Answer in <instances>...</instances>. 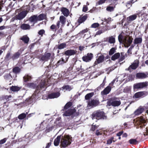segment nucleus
Wrapping results in <instances>:
<instances>
[{
  "label": "nucleus",
  "mask_w": 148,
  "mask_h": 148,
  "mask_svg": "<svg viewBox=\"0 0 148 148\" xmlns=\"http://www.w3.org/2000/svg\"><path fill=\"white\" fill-rule=\"evenodd\" d=\"M49 79H42L40 82L39 84L37 85L36 84L33 83H29L27 84V86L28 87L32 88H36L37 90H39L42 88H44L45 86L47 85V82H48Z\"/></svg>",
  "instance_id": "1"
},
{
  "label": "nucleus",
  "mask_w": 148,
  "mask_h": 148,
  "mask_svg": "<svg viewBox=\"0 0 148 148\" xmlns=\"http://www.w3.org/2000/svg\"><path fill=\"white\" fill-rule=\"evenodd\" d=\"M118 40L120 43H124L125 47H128L131 44L133 38L129 36L124 37L120 34L118 36Z\"/></svg>",
  "instance_id": "2"
},
{
  "label": "nucleus",
  "mask_w": 148,
  "mask_h": 148,
  "mask_svg": "<svg viewBox=\"0 0 148 148\" xmlns=\"http://www.w3.org/2000/svg\"><path fill=\"white\" fill-rule=\"evenodd\" d=\"M107 117L105 115L104 112L102 111H97L93 113L92 115V120H95L96 122L97 120L106 119Z\"/></svg>",
  "instance_id": "3"
},
{
  "label": "nucleus",
  "mask_w": 148,
  "mask_h": 148,
  "mask_svg": "<svg viewBox=\"0 0 148 148\" xmlns=\"http://www.w3.org/2000/svg\"><path fill=\"white\" fill-rule=\"evenodd\" d=\"M71 142V138L69 136H62L60 141L61 145L62 147H66L70 145Z\"/></svg>",
  "instance_id": "4"
},
{
  "label": "nucleus",
  "mask_w": 148,
  "mask_h": 148,
  "mask_svg": "<svg viewBox=\"0 0 148 148\" xmlns=\"http://www.w3.org/2000/svg\"><path fill=\"white\" fill-rule=\"evenodd\" d=\"M27 13V11H23L18 13L14 17L12 18L11 20V21L13 22L15 20H21L26 16Z\"/></svg>",
  "instance_id": "5"
},
{
  "label": "nucleus",
  "mask_w": 148,
  "mask_h": 148,
  "mask_svg": "<svg viewBox=\"0 0 148 148\" xmlns=\"http://www.w3.org/2000/svg\"><path fill=\"white\" fill-rule=\"evenodd\" d=\"M147 85V82H140L134 85L133 87L134 89L139 88H143L145 87Z\"/></svg>",
  "instance_id": "6"
},
{
  "label": "nucleus",
  "mask_w": 148,
  "mask_h": 148,
  "mask_svg": "<svg viewBox=\"0 0 148 148\" xmlns=\"http://www.w3.org/2000/svg\"><path fill=\"white\" fill-rule=\"evenodd\" d=\"M38 93L36 92H35L33 95H32V97L26 100L29 103H31L33 101H35L38 99Z\"/></svg>",
  "instance_id": "7"
},
{
  "label": "nucleus",
  "mask_w": 148,
  "mask_h": 148,
  "mask_svg": "<svg viewBox=\"0 0 148 148\" xmlns=\"http://www.w3.org/2000/svg\"><path fill=\"white\" fill-rule=\"evenodd\" d=\"M66 22V18L63 16H61L59 18V21H58L56 24V27L58 28L60 27V22L62 24V26L64 25Z\"/></svg>",
  "instance_id": "8"
},
{
  "label": "nucleus",
  "mask_w": 148,
  "mask_h": 148,
  "mask_svg": "<svg viewBox=\"0 0 148 148\" xmlns=\"http://www.w3.org/2000/svg\"><path fill=\"white\" fill-rule=\"evenodd\" d=\"M93 57V55L91 53H88L86 55L83 57L82 58L83 61L88 62L90 61Z\"/></svg>",
  "instance_id": "9"
},
{
  "label": "nucleus",
  "mask_w": 148,
  "mask_h": 148,
  "mask_svg": "<svg viewBox=\"0 0 148 148\" xmlns=\"http://www.w3.org/2000/svg\"><path fill=\"white\" fill-rule=\"evenodd\" d=\"M57 92H53L49 94L48 96V98L49 99H54L57 98L60 95L59 90H57Z\"/></svg>",
  "instance_id": "10"
},
{
  "label": "nucleus",
  "mask_w": 148,
  "mask_h": 148,
  "mask_svg": "<svg viewBox=\"0 0 148 148\" xmlns=\"http://www.w3.org/2000/svg\"><path fill=\"white\" fill-rule=\"evenodd\" d=\"M134 121L136 122L137 124H140L141 123H145L146 120L145 116H140L137 118L134 119Z\"/></svg>",
  "instance_id": "11"
},
{
  "label": "nucleus",
  "mask_w": 148,
  "mask_h": 148,
  "mask_svg": "<svg viewBox=\"0 0 148 148\" xmlns=\"http://www.w3.org/2000/svg\"><path fill=\"white\" fill-rule=\"evenodd\" d=\"M99 103L98 101L95 100H92L89 101L88 103V107L90 108L91 107L95 106Z\"/></svg>",
  "instance_id": "12"
},
{
  "label": "nucleus",
  "mask_w": 148,
  "mask_h": 148,
  "mask_svg": "<svg viewBox=\"0 0 148 148\" xmlns=\"http://www.w3.org/2000/svg\"><path fill=\"white\" fill-rule=\"evenodd\" d=\"M138 60H135L131 65L126 70L130 71V69H136L138 66Z\"/></svg>",
  "instance_id": "13"
},
{
  "label": "nucleus",
  "mask_w": 148,
  "mask_h": 148,
  "mask_svg": "<svg viewBox=\"0 0 148 148\" xmlns=\"http://www.w3.org/2000/svg\"><path fill=\"white\" fill-rule=\"evenodd\" d=\"M75 109H70L65 111L63 115L64 116H69L71 115L75 114Z\"/></svg>",
  "instance_id": "14"
},
{
  "label": "nucleus",
  "mask_w": 148,
  "mask_h": 148,
  "mask_svg": "<svg viewBox=\"0 0 148 148\" xmlns=\"http://www.w3.org/2000/svg\"><path fill=\"white\" fill-rule=\"evenodd\" d=\"M105 57L103 55H101L98 57V58L96 59V61L94 62V66L98 64L103 62L104 60Z\"/></svg>",
  "instance_id": "15"
},
{
  "label": "nucleus",
  "mask_w": 148,
  "mask_h": 148,
  "mask_svg": "<svg viewBox=\"0 0 148 148\" xmlns=\"http://www.w3.org/2000/svg\"><path fill=\"white\" fill-rule=\"evenodd\" d=\"M29 21L31 23H33L34 25L38 21L37 16L36 15H34L31 16L29 19Z\"/></svg>",
  "instance_id": "16"
},
{
  "label": "nucleus",
  "mask_w": 148,
  "mask_h": 148,
  "mask_svg": "<svg viewBox=\"0 0 148 148\" xmlns=\"http://www.w3.org/2000/svg\"><path fill=\"white\" fill-rule=\"evenodd\" d=\"M77 51L74 50H68L64 52V54L68 56H71L75 54Z\"/></svg>",
  "instance_id": "17"
},
{
  "label": "nucleus",
  "mask_w": 148,
  "mask_h": 148,
  "mask_svg": "<svg viewBox=\"0 0 148 148\" xmlns=\"http://www.w3.org/2000/svg\"><path fill=\"white\" fill-rule=\"evenodd\" d=\"M7 0H2L0 1V10L4 11L6 10L8 11V8L5 7V9L3 8V5L5 4Z\"/></svg>",
  "instance_id": "18"
},
{
  "label": "nucleus",
  "mask_w": 148,
  "mask_h": 148,
  "mask_svg": "<svg viewBox=\"0 0 148 148\" xmlns=\"http://www.w3.org/2000/svg\"><path fill=\"white\" fill-rule=\"evenodd\" d=\"M144 110V108H143L140 107L134 111V114L135 115H138L141 114Z\"/></svg>",
  "instance_id": "19"
},
{
  "label": "nucleus",
  "mask_w": 148,
  "mask_h": 148,
  "mask_svg": "<svg viewBox=\"0 0 148 148\" xmlns=\"http://www.w3.org/2000/svg\"><path fill=\"white\" fill-rule=\"evenodd\" d=\"M138 14H136L129 16L127 18V20L129 22L132 21L136 19L137 17Z\"/></svg>",
  "instance_id": "20"
},
{
  "label": "nucleus",
  "mask_w": 148,
  "mask_h": 148,
  "mask_svg": "<svg viewBox=\"0 0 148 148\" xmlns=\"http://www.w3.org/2000/svg\"><path fill=\"white\" fill-rule=\"evenodd\" d=\"M50 56L51 54L50 53H47L41 57V59L42 61H47L49 59Z\"/></svg>",
  "instance_id": "21"
},
{
  "label": "nucleus",
  "mask_w": 148,
  "mask_h": 148,
  "mask_svg": "<svg viewBox=\"0 0 148 148\" xmlns=\"http://www.w3.org/2000/svg\"><path fill=\"white\" fill-rule=\"evenodd\" d=\"M111 87L110 86H108L103 91L101 92V94L102 95H106L108 94L110 91Z\"/></svg>",
  "instance_id": "22"
},
{
  "label": "nucleus",
  "mask_w": 148,
  "mask_h": 148,
  "mask_svg": "<svg viewBox=\"0 0 148 148\" xmlns=\"http://www.w3.org/2000/svg\"><path fill=\"white\" fill-rule=\"evenodd\" d=\"M136 77L139 79H143L146 78L147 75L144 73H138L136 74Z\"/></svg>",
  "instance_id": "23"
},
{
  "label": "nucleus",
  "mask_w": 148,
  "mask_h": 148,
  "mask_svg": "<svg viewBox=\"0 0 148 148\" xmlns=\"http://www.w3.org/2000/svg\"><path fill=\"white\" fill-rule=\"evenodd\" d=\"M146 92H140L136 93L134 95L135 98L140 97L145 95Z\"/></svg>",
  "instance_id": "24"
},
{
  "label": "nucleus",
  "mask_w": 148,
  "mask_h": 148,
  "mask_svg": "<svg viewBox=\"0 0 148 148\" xmlns=\"http://www.w3.org/2000/svg\"><path fill=\"white\" fill-rule=\"evenodd\" d=\"M13 73L10 72L9 74H6L4 76V78L7 80H10L13 78H14V75H13Z\"/></svg>",
  "instance_id": "25"
},
{
  "label": "nucleus",
  "mask_w": 148,
  "mask_h": 148,
  "mask_svg": "<svg viewBox=\"0 0 148 148\" xmlns=\"http://www.w3.org/2000/svg\"><path fill=\"white\" fill-rule=\"evenodd\" d=\"M21 53L19 51H18L14 53L12 56L11 58L13 60L17 59L19 57Z\"/></svg>",
  "instance_id": "26"
},
{
  "label": "nucleus",
  "mask_w": 148,
  "mask_h": 148,
  "mask_svg": "<svg viewBox=\"0 0 148 148\" xmlns=\"http://www.w3.org/2000/svg\"><path fill=\"white\" fill-rule=\"evenodd\" d=\"M107 39V41L110 44H114L115 42V38L113 36L108 37Z\"/></svg>",
  "instance_id": "27"
},
{
  "label": "nucleus",
  "mask_w": 148,
  "mask_h": 148,
  "mask_svg": "<svg viewBox=\"0 0 148 148\" xmlns=\"http://www.w3.org/2000/svg\"><path fill=\"white\" fill-rule=\"evenodd\" d=\"M73 88L72 86H70L68 85H66L63 86L62 88H60V89L61 90L62 89L63 90H65L68 91H70Z\"/></svg>",
  "instance_id": "28"
},
{
  "label": "nucleus",
  "mask_w": 148,
  "mask_h": 148,
  "mask_svg": "<svg viewBox=\"0 0 148 148\" xmlns=\"http://www.w3.org/2000/svg\"><path fill=\"white\" fill-rule=\"evenodd\" d=\"M61 12L66 17L68 16L69 14V10L65 8H62Z\"/></svg>",
  "instance_id": "29"
},
{
  "label": "nucleus",
  "mask_w": 148,
  "mask_h": 148,
  "mask_svg": "<svg viewBox=\"0 0 148 148\" xmlns=\"http://www.w3.org/2000/svg\"><path fill=\"white\" fill-rule=\"evenodd\" d=\"M20 71V68L18 67H14L13 69V72H11V73H13V75H14V77H16V74L18 73Z\"/></svg>",
  "instance_id": "30"
},
{
  "label": "nucleus",
  "mask_w": 148,
  "mask_h": 148,
  "mask_svg": "<svg viewBox=\"0 0 148 148\" xmlns=\"http://www.w3.org/2000/svg\"><path fill=\"white\" fill-rule=\"evenodd\" d=\"M20 27L23 30L29 29L30 28L29 25L25 23L22 24Z\"/></svg>",
  "instance_id": "31"
},
{
  "label": "nucleus",
  "mask_w": 148,
  "mask_h": 148,
  "mask_svg": "<svg viewBox=\"0 0 148 148\" xmlns=\"http://www.w3.org/2000/svg\"><path fill=\"white\" fill-rule=\"evenodd\" d=\"M61 139L60 136H58L56 138L54 141V145L55 146H58V145Z\"/></svg>",
  "instance_id": "32"
},
{
  "label": "nucleus",
  "mask_w": 148,
  "mask_h": 148,
  "mask_svg": "<svg viewBox=\"0 0 148 148\" xmlns=\"http://www.w3.org/2000/svg\"><path fill=\"white\" fill-rule=\"evenodd\" d=\"M20 39L25 43H28L29 40L28 37L26 35L24 36Z\"/></svg>",
  "instance_id": "33"
},
{
  "label": "nucleus",
  "mask_w": 148,
  "mask_h": 148,
  "mask_svg": "<svg viewBox=\"0 0 148 148\" xmlns=\"http://www.w3.org/2000/svg\"><path fill=\"white\" fill-rule=\"evenodd\" d=\"M87 16L86 15H84L82 17L79 18L78 20V22L79 23H82L84 21L87 19Z\"/></svg>",
  "instance_id": "34"
},
{
  "label": "nucleus",
  "mask_w": 148,
  "mask_h": 148,
  "mask_svg": "<svg viewBox=\"0 0 148 148\" xmlns=\"http://www.w3.org/2000/svg\"><path fill=\"white\" fill-rule=\"evenodd\" d=\"M121 104V102L119 101H113L111 103V105L114 106H118L120 105Z\"/></svg>",
  "instance_id": "35"
},
{
  "label": "nucleus",
  "mask_w": 148,
  "mask_h": 148,
  "mask_svg": "<svg viewBox=\"0 0 148 148\" xmlns=\"http://www.w3.org/2000/svg\"><path fill=\"white\" fill-rule=\"evenodd\" d=\"M142 39L141 38H136L134 40V44H137L141 43L142 42Z\"/></svg>",
  "instance_id": "36"
},
{
  "label": "nucleus",
  "mask_w": 148,
  "mask_h": 148,
  "mask_svg": "<svg viewBox=\"0 0 148 148\" xmlns=\"http://www.w3.org/2000/svg\"><path fill=\"white\" fill-rule=\"evenodd\" d=\"M120 56V54L119 53H115L111 57V59L113 60H114L117 59Z\"/></svg>",
  "instance_id": "37"
},
{
  "label": "nucleus",
  "mask_w": 148,
  "mask_h": 148,
  "mask_svg": "<svg viewBox=\"0 0 148 148\" xmlns=\"http://www.w3.org/2000/svg\"><path fill=\"white\" fill-rule=\"evenodd\" d=\"M28 113L26 112L25 113H23L20 114L18 116V118L19 119L21 120L24 119L26 116L27 115V114Z\"/></svg>",
  "instance_id": "38"
},
{
  "label": "nucleus",
  "mask_w": 148,
  "mask_h": 148,
  "mask_svg": "<svg viewBox=\"0 0 148 148\" xmlns=\"http://www.w3.org/2000/svg\"><path fill=\"white\" fill-rule=\"evenodd\" d=\"M21 89V88L17 86H12L10 88V89L13 91H17Z\"/></svg>",
  "instance_id": "39"
},
{
  "label": "nucleus",
  "mask_w": 148,
  "mask_h": 148,
  "mask_svg": "<svg viewBox=\"0 0 148 148\" xmlns=\"http://www.w3.org/2000/svg\"><path fill=\"white\" fill-rule=\"evenodd\" d=\"M44 121H43L42 122H41L40 124L38 126V127L36 128L37 130L39 131L42 130L44 127Z\"/></svg>",
  "instance_id": "40"
},
{
  "label": "nucleus",
  "mask_w": 148,
  "mask_h": 148,
  "mask_svg": "<svg viewBox=\"0 0 148 148\" xmlns=\"http://www.w3.org/2000/svg\"><path fill=\"white\" fill-rule=\"evenodd\" d=\"M94 93L93 92L88 93L85 96V99L86 100H88L92 97Z\"/></svg>",
  "instance_id": "41"
},
{
  "label": "nucleus",
  "mask_w": 148,
  "mask_h": 148,
  "mask_svg": "<svg viewBox=\"0 0 148 148\" xmlns=\"http://www.w3.org/2000/svg\"><path fill=\"white\" fill-rule=\"evenodd\" d=\"M31 79V76L29 75H25L23 77L24 81L25 82L30 80Z\"/></svg>",
  "instance_id": "42"
},
{
  "label": "nucleus",
  "mask_w": 148,
  "mask_h": 148,
  "mask_svg": "<svg viewBox=\"0 0 148 148\" xmlns=\"http://www.w3.org/2000/svg\"><path fill=\"white\" fill-rule=\"evenodd\" d=\"M114 138L113 137H111L110 138V139H108L107 141V145H110L111 144L112 141H113L114 142H115L116 140H114Z\"/></svg>",
  "instance_id": "43"
},
{
  "label": "nucleus",
  "mask_w": 148,
  "mask_h": 148,
  "mask_svg": "<svg viewBox=\"0 0 148 148\" xmlns=\"http://www.w3.org/2000/svg\"><path fill=\"white\" fill-rule=\"evenodd\" d=\"M64 63V60L63 58L61 59L57 62L56 66L55 68H56L59 65L62 64Z\"/></svg>",
  "instance_id": "44"
},
{
  "label": "nucleus",
  "mask_w": 148,
  "mask_h": 148,
  "mask_svg": "<svg viewBox=\"0 0 148 148\" xmlns=\"http://www.w3.org/2000/svg\"><path fill=\"white\" fill-rule=\"evenodd\" d=\"M116 49L114 47L112 48L109 51V54L110 55H112L115 52Z\"/></svg>",
  "instance_id": "45"
},
{
  "label": "nucleus",
  "mask_w": 148,
  "mask_h": 148,
  "mask_svg": "<svg viewBox=\"0 0 148 148\" xmlns=\"http://www.w3.org/2000/svg\"><path fill=\"white\" fill-rule=\"evenodd\" d=\"M37 18L38 21L42 20L44 19L45 15L43 14H40L38 16H37Z\"/></svg>",
  "instance_id": "46"
},
{
  "label": "nucleus",
  "mask_w": 148,
  "mask_h": 148,
  "mask_svg": "<svg viewBox=\"0 0 148 148\" xmlns=\"http://www.w3.org/2000/svg\"><path fill=\"white\" fill-rule=\"evenodd\" d=\"M10 52L8 53L5 58V60L6 61H8L11 58V57H10Z\"/></svg>",
  "instance_id": "47"
},
{
  "label": "nucleus",
  "mask_w": 148,
  "mask_h": 148,
  "mask_svg": "<svg viewBox=\"0 0 148 148\" xmlns=\"http://www.w3.org/2000/svg\"><path fill=\"white\" fill-rule=\"evenodd\" d=\"M72 105V103L69 102L67 103L64 106V109H67L70 107Z\"/></svg>",
  "instance_id": "48"
},
{
  "label": "nucleus",
  "mask_w": 148,
  "mask_h": 148,
  "mask_svg": "<svg viewBox=\"0 0 148 148\" xmlns=\"http://www.w3.org/2000/svg\"><path fill=\"white\" fill-rule=\"evenodd\" d=\"M66 47V44L64 43H62L58 46V48L59 49H62L65 47Z\"/></svg>",
  "instance_id": "49"
},
{
  "label": "nucleus",
  "mask_w": 148,
  "mask_h": 148,
  "mask_svg": "<svg viewBox=\"0 0 148 148\" xmlns=\"http://www.w3.org/2000/svg\"><path fill=\"white\" fill-rule=\"evenodd\" d=\"M114 8L112 6H108L106 8V10L108 11L112 12L114 10Z\"/></svg>",
  "instance_id": "50"
},
{
  "label": "nucleus",
  "mask_w": 148,
  "mask_h": 148,
  "mask_svg": "<svg viewBox=\"0 0 148 148\" xmlns=\"http://www.w3.org/2000/svg\"><path fill=\"white\" fill-rule=\"evenodd\" d=\"M99 24L98 23H95L91 25V27L92 28H96L99 26Z\"/></svg>",
  "instance_id": "51"
},
{
  "label": "nucleus",
  "mask_w": 148,
  "mask_h": 148,
  "mask_svg": "<svg viewBox=\"0 0 148 148\" xmlns=\"http://www.w3.org/2000/svg\"><path fill=\"white\" fill-rule=\"evenodd\" d=\"M104 32V30H100L98 31L95 34V36L96 35H99L101 34H102L103 32Z\"/></svg>",
  "instance_id": "52"
},
{
  "label": "nucleus",
  "mask_w": 148,
  "mask_h": 148,
  "mask_svg": "<svg viewBox=\"0 0 148 148\" xmlns=\"http://www.w3.org/2000/svg\"><path fill=\"white\" fill-rule=\"evenodd\" d=\"M89 30V29L88 28H86V29H84V30H82L79 33V34H83L84 33L87 32Z\"/></svg>",
  "instance_id": "53"
},
{
  "label": "nucleus",
  "mask_w": 148,
  "mask_h": 148,
  "mask_svg": "<svg viewBox=\"0 0 148 148\" xmlns=\"http://www.w3.org/2000/svg\"><path fill=\"white\" fill-rule=\"evenodd\" d=\"M7 140V138H5L0 140V144L2 145Z\"/></svg>",
  "instance_id": "54"
},
{
  "label": "nucleus",
  "mask_w": 148,
  "mask_h": 148,
  "mask_svg": "<svg viewBox=\"0 0 148 148\" xmlns=\"http://www.w3.org/2000/svg\"><path fill=\"white\" fill-rule=\"evenodd\" d=\"M107 0H100L98 2V4L100 5L105 3Z\"/></svg>",
  "instance_id": "55"
},
{
  "label": "nucleus",
  "mask_w": 148,
  "mask_h": 148,
  "mask_svg": "<svg viewBox=\"0 0 148 148\" xmlns=\"http://www.w3.org/2000/svg\"><path fill=\"white\" fill-rule=\"evenodd\" d=\"M129 142L130 144H133L136 142V140L134 139H131L129 140Z\"/></svg>",
  "instance_id": "56"
},
{
  "label": "nucleus",
  "mask_w": 148,
  "mask_h": 148,
  "mask_svg": "<svg viewBox=\"0 0 148 148\" xmlns=\"http://www.w3.org/2000/svg\"><path fill=\"white\" fill-rule=\"evenodd\" d=\"M105 79V78L103 80V83L102 84H101L100 85V86L97 88L98 89H100L101 88H103V87L105 84V83H104V80Z\"/></svg>",
  "instance_id": "57"
},
{
  "label": "nucleus",
  "mask_w": 148,
  "mask_h": 148,
  "mask_svg": "<svg viewBox=\"0 0 148 148\" xmlns=\"http://www.w3.org/2000/svg\"><path fill=\"white\" fill-rule=\"evenodd\" d=\"M88 10V7L86 5H84L83 6L82 11L84 12H86Z\"/></svg>",
  "instance_id": "58"
},
{
  "label": "nucleus",
  "mask_w": 148,
  "mask_h": 148,
  "mask_svg": "<svg viewBox=\"0 0 148 148\" xmlns=\"http://www.w3.org/2000/svg\"><path fill=\"white\" fill-rule=\"evenodd\" d=\"M116 68V67L114 66H112V67L108 68V70L109 71H112V70H114V69H115Z\"/></svg>",
  "instance_id": "59"
},
{
  "label": "nucleus",
  "mask_w": 148,
  "mask_h": 148,
  "mask_svg": "<svg viewBox=\"0 0 148 148\" xmlns=\"http://www.w3.org/2000/svg\"><path fill=\"white\" fill-rule=\"evenodd\" d=\"M45 33V31L43 30H41L38 32V34L42 35Z\"/></svg>",
  "instance_id": "60"
},
{
  "label": "nucleus",
  "mask_w": 148,
  "mask_h": 148,
  "mask_svg": "<svg viewBox=\"0 0 148 148\" xmlns=\"http://www.w3.org/2000/svg\"><path fill=\"white\" fill-rule=\"evenodd\" d=\"M50 28L52 29H58L57 27L56 26V25H51L50 27Z\"/></svg>",
  "instance_id": "61"
},
{
  "label": "nucleus",
  "mask_w": 148,
  "mask_h": 148,
  "mask_svg": "<svg viewBox=\"0 0 148 148\" xmlns=\"http://www.w3.org/2000/svg\"><path fill=\"white\" fill-rule=\"evenodd\" d=\"M11 96L10 95L9 96H5V99H6L7 101H8L9 100V99L11 98Z\"/></svg>",
  "instance_id": "62"
},
{
  "label": "nucleus",
  "mask_w": 148,
  "mask_h": 148,
  "mask_svg": "<svg viewBox=\"0 0 148 148\" xmlns=\"http://www.w3.org/2000/svg\"><path fill=\"white\" fill-rule=\"evenodd\" d=\"M31 134L30 133H28L25 135V137L27 138H28L30 136Z\"/></svg>",
  "instance_id": "63"
},
{
  "label": "nucleus",
  "mask_w": 148,
  "mask_h": 148,
  "mask_svg": "<svg viewBox=\"0 0 148 148\" xmlns=\"http://www.w3.org/2000/svg\"><path fill=\"white\" fill-rule=\"evenodd\" d=\"M123 132L121 131L118 132L116 134V136H121L123 134Z\"/></svg>",
  "instance_id": "64"
}]
</instances>
